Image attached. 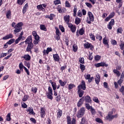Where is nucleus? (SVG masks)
I'll list each match as a JSON object with an SVG mask.
<instances>
[{
    "label": "nucleus",
    "mask_w": 124,
    "mask_h": 124,
    "mask_svg": "<svg viewBox=\"0 0 124 124\" xmlns=\"http://www.w3.org/2000/svg\"><path fill=\"white\" fill-rule=\"evenodd\" d=\"M24 26V23L22 22H18L15 27V30H14L15 33L20 32L22 31V27Z\"/></svg>",
    "instance_id": "nucleus-1"
},
{
    "label": "nucleus",
    "mask_w": 124,
    "mask_h": 124,
    "mask_svg": "<svg viewBox=\"0 0 124 124\" xmlns=\"http://www.w3.org/2000/svg\"><path fill=\"white\" fill-rule=\"evenodd\" d=\"M87 14L89 18H87L86 22L87 24H92V22H94V16L91 12H88Z\"/></svg>",
    "instance_id": "nucleus-2"
},
{
    "label": "nucleus",
    "mask_w": 124,
    "mask_h": 124,
    "mask_svg": "<svg viewBox=\"0 0 124 124\" xmlns=\"http://www.w3.org/2000/svg\"><path fill=\"white\" fill-rule=\"evenodd\" d=\"M46 94L48 99L53 100V89L51 86H48V92H46Z\"/></svg>",
    "instance_id": "nucleus-3"
},
{
    "label": "nucleus",
    "mask_w": 124,
    "mask_h": 124,
    "mask_svg": "<svg viewBox=\"0 0 124 124\" xmlns=\"http://www.w3.org/2000/svg\"><path fill=\"white\" fill-rule=\"evenodd\" d=\"M85 112H86V109L85 108L82 107L78 111L77 117V118H82L84 115H85Z\"/></svg>",
    "instance_id": "nucleus-4"
},
{
    "label": "nucleus",
    "mask_w": 124,
    "mask_h": 124,
    "mask_svg": "<svg viewBox=\"0 0 124 124\" xmlns=\"http://www.w3.org/2000/svg\"><path fill=\"white\" fill-rule=\"evenodd\" d=\"M87 87L86 86V82L85 80H82L80 84L78 86V90H82V91H86Z\"/></svg>",
    "instance_id": "nucleus-5"
},
{
    "label": "nucleus",
    "mask_w": 124,
    "mask_h": 124,
    "mask_svg": "<svg viewBox=\"0 0 124 124\" xmlns=\"http://www.w3.org/2000/svg\"><path fill=\"white\" fill-rule=\"evenodd\" d=\"M55 30H56L55 33H56V37L55 39L58 41L61 39V35H62V33L60 31V30L58 27H55Z\"/></svg>",
    "instance_id": "nucleus-6"
},
{
    "label": "nucleus",
    "mask_w": 124,
    "mask_h": 124,
    "mask_svg": "<svg viewBox=\"0 0 124 124\" xmlns=\"http://www.w3.org/2000/svg\"><path fill=\"white\" fill-rule=\"evenodd\" d=\"M27 47L26 48V52H30V54H32V49H33V43L31 42L30 43L27 44Z\"/></svg>",
    "instance_id": "nucleus-7"
},
{
    "label": "nucleus",
    "mask_w": 124,
    "mask_h": 124,
    "mask_svg": "<svg viewBox=\"0 0 124 124\" xmlns=\"http://www.w3.org/2000/svg\"><path fill=\"white\" fill-rule=\"evenodd\" d=\"M84 48L86 49L90 48L91 51H93V49H94V46H93V45L89 42H86L84 44Z\"/></svg>",
    "instance_id": "nucleus-8"
},
{
    "label": "nucleus",
    "mask_w": 124,
    "mask_h": 124,
    "mask_svg": "<svg viewBox=\"0 0 124 124\" xmlns=\"http://www.w3.org/2000/svg\"><path fill=\"white\" fill-rule=\"evenodd\" d=\"M57 11L59 13H61V14H63L66 11V8L64 7H62V5H59L57 7Z\"/></svg>",
    "instance_id": "nucleus-9"
},
{
    "label": "nucleus",
    "mask_w": 124,
    "mask_h": 124,
    "mask_svg": "<svg viewBox=\"0 0 124 124\" xmlns=\"http://www.w3.org/2000/svg\"><path fill=\"white\" fill-rule=\"evenodd\" d=\"M68 27L69 28L71 31H72L73 33H74V32L76 31V25H73L72 23H70L68 24Z\"/></svg>",
    "instance_id": "nucleus-10"
},
{
    "label": "nucleus",
    "mask_w": 124,
    "mask_h": 124,
    "mask_svg": "<svg viewBox=\"0 0 124 124\" xmlns=\"http://www.w3.org/2000/svg\"><path fill=\"white\" fill-rule=\"evenodd\" d=\"M82 98H83V101H85L86 103H92L93 102L92 98L89 95L83 96Z\"/></svg>",
    "instance_id": "nucleus-11"
},
{
    "label": "nucleus",
    "mask_w": 124,
    "mask_h": 124,
    "mask_svg": "<svg viewBox=\"0 0 124 124\" xmlns=\"http://www.w3.org/2000/svg\"><path fill=\"white\" fill-rule=\"evenodd\" d=\"M85 34V30H84V29L82 28L79 30V31H77L76 32V36L77 37H79L80 35H83V34Z\"/></svg>",
    "instance_id": "nucleus-12"
},
{
    "label": "nucleus",
    "mask_w": 124,
    "mask_h": 124,
    "mask_svg": "<svg viewBox=\"0 0 124 124\" xmlns=\"http://www.w3.org/2000/svg\"><path fill=\"white\" fill-rule=\"evenodd\" d=\"M115 16V12H112V13H110L109 16L106 17V18L105 19V22H108V21L112 19V18H114V16Z\"/></svg>",
    "instance_id": "nucleus-13"
},
{
    "label": "nucleus",
    "mask_w": 124,
    "mask_h": 124,
    "mask_svg": "<svg viewBox=\"0 0 124 124\" xmlns=\"http://www.w3.org/2000/svg\"><path fill=\"white\" fill-rule=\"evenodd\" d=\"M84 78H85L86 80H88L89 83H92L93 80L94 78L92 77L91 78V75L90 74L85 75Z\"/></svg>",
    "instance_id": "nucleus-14"
},
{
    "label": "nucleus",
    "mask_w": 124,
    "mask_h": 124,
    "mask_svg": "<svg viewBox=\"0 0 124 124\" xmlns=\"http://www.w3.org/2000/svg\"><path fill=\"white\" fill-rule=\"evenodd\" d=\"M53 58L54 62H60V60H61V58H60V56L59 54H58V53L53 54Z\"/></svg>",
    "instance_id": "nucleus-15"
},
{
    "label": "nucleus",
    "mask_w": 124,
    "mask_h": 124,
    "mask_svg": "<svg viewBox=\"0 0 124 124\" xmlns=\"http://www.w3.org/2000/svg\"><path fill=\"white\" fill-rule=\"evenodd\" d=\"M113 115V111H109L108 115L106 117V120H107V121H112V116Z\"/></svg>",
    "instance_id": "nucleus-16"
},
{
    "label": "nucleus",
    "mask_w": 124,
    "mask_h": 124,
    "mask_svg": "<svg viewBox=\"0 0 124 124\" xmlns=\"http://www.w3.org/2000/svg\"><path fill=\"white\" fill-rule=\"evenodd\" d=\"M31 42H32V36L30 35L25 41V43L27 45V44H29V43H31Z\"/></svg>",
    "instance_id": "nucleus-17"
},
{
    "label": "nucleus",
    "mask_w": 124,
    "mask_h": 124,
    "mask_svg": "<svg viewBox=\"0 0 124 124\" xmlns=\"http://www.w3.org/2000/svg\"><path fill=\"white\" fill-rule=\"evenodd\" d=\"M46 111V109L44 108H41L40 109V115H41V118H45V115H46V113H45V111Z\"/></svg>",
    "instance_id": "nucleus-18"
},
{
    "label": "nucleus",
    "mask_w": 124,
    "mask_h": 124,
    "mask_svg": "<svg viewBox=\"0 0 124 124\" xmlns=\"http://www.w3.org/2000/svg\"><path fill=\"white\" fill-rule=\"evenodd\" d=\"M14 36L12 34H9L2 37L3 40H7V39H10L13 38Z\"/></svg>",
    "instance_id": "nucleus-19"
},
{
    "label": "nucleus",
    "mask_w": 124,
    "mask_h": 124,
    "mask_svg": "<svg viewBox=\"0 0 124 124\" xmlns=\"http://www.w3.org/2000/svg\"><path fill=\"white\" fill-rule=\"evenodd\" d=\"M63 18L64 22H65L67 25H68V24H71L69 23V21L70 20V16L69 15L64 16Z\"/></svg>",
    "instance_id": "nucleus-20"
},
{
    "label": "nucleus",
    "mask_w": 124,
    "mask_h": 124,
    "mask_svg": "<svg viewBox=\"0 0 124 124\" xmlns=\"http://www.w3.org/2000/svg\"><path fill=\"white\" fill-rule=\"evenodd\" d=\"M27 112H29L30 115H35V113L33 111V108H32V107H29L27 110Z\"/></svg>",
    "instance_id": "nucleus-21"
},
{
    "label": "nucleus",
    "mask_w": 124,
    "mask_h": 124,
    "mask_svg": "<svg viewBox=\"0 0 124 124\" xmlns=\"http://www.w3.org/2000/svg\"><path fill=\"white\" fill-rule=\"evenodd\" d=\"M57 112V119H61L62 116V110L59 109Z\"/></svg>",
    "instance_id": "nucleus-22"
},
{
    "label": "nucleus",
    "mask_w": 124,
    "mask_h": 124,
    "mask_svg": "<svg viewBox=\"0 0 124 124\" xmlns=\"http://www.w3.org/2000/svg\"><path fill=\"white\" fill-rule=\"evenodd\" d=\"M56 17V15H54L53 14H50V15H46L45 16V18L47 19H49V20H54V18Z\"/></svg>",
    "instance_id": "nucleus-23"
},
{
    "label": "nucleus",
    "mask_w": 124,
    "mask_h": 124,
    "mask_svg": "<svg viewBox=\"0 0 124 124\" xmlns=\"http://www.w3.org/2000/svg\"><path fill=\"white\" fill-rule=\"evenodd\" d=\"M84 93H85V92L84 90H82L81 89H78V94L79 97H83V95H84Z\"/></svg>",
    "instance_id": "nucleus-24"
},
{
    "label": "nucleus",
    "mask_w": 124,
    "mask_h": 124,
    "mask_svg": "<svg viewBox=\"0 0 124 124\" xmlns=\"http://www.w3.org/2000/svg\"><path fill=\"white\" fill-rule=\"evenodd\" d=\"M103 43L104 45H106L108 48H109V41L107 40V38L105 37L103 40Z\"/></svg>",
    "instance_id": "nucleus-25"
},
{
    "label": "nucleus",
    "mask_w": 124,
    "mask_h": 124,
    "mask_svg": "<svg viewBox=\"0 0 124 124\" xmlns=\"http://www.w3.org/2000/svg\"><path fill=\"white\" fill-rule=\"evenodd\" d=\"M83 103H84V98L81 97L77 103L78 107H81L83 105Z\"/></svg>",
    "instance_id": "nucleus-26"
},
{
    "label": "nucleus",
    "mask_w": 124,
    "mask_h": 124,
    "mask_svg": "<svg viewBox=\"0 0 124 124\" xmlns=\"http://www.w3.org/2000/svg\"><path fill=\"white\" fill-rule=\"evenodd\" d=\"M23 59H24L25 61H31V56L29 54H25L23 57Z\"/></svg>",
    "instance_id": "nucleus-27"
},
{
    "label": "nucleus",
    "mask_w": 124,
    "mask_h": 124,
    "mask_svg": "<svg viewBox=\"0 0 124 124\" xmlns=\"http://www.w3.org/2000/svg\"><path fill=\"white\" fill-rule=\"evenodd\" d=\"M95 81L97 85H98L99 84V82H100V76L99 75H96L95 78Z\"/></svg>",
    "instance_id": "nucleus-28"
},
{
    "label": "nucleus",
    "mask_w": 124,
    "mask_h": 124,
    "mask_svg": "<svg viewBox=\"0 0 124 124\" xmlns=\"http://www.w3.org/2000/svg\"><path fill=\"white\" fill-rule=\"evenodd\" d=\"M37 8L38 9L39 11H45V8H43L42 5L40 4L37 6Z\"/></svg>",
    "instance_id": "nucleus-29"
},
{
    "label": "nucleus",
    "mask_w": 124,
    "mask_h": 124,
    "mask_svg": "<svg viewBox=\"0 0 124 124\" xmlns=\"http://www.w3.org/2000/svg\"><path fill=\"white\" fill-rule=\"evenodd\" d=\"M116 2L119 3L118 8H121L123 6V0H116Z\"/></svg>",
    "instance_id": "nucleus-30"
},
{
    "label": "nucleus",
    "mask_w": 124,
    "mask_h": 124,
    "mask_svg": "<svg viewBox=\"0 0 124 124\" xmlns=\"http://www.w3.org/2000/svg\"><path fill=\"white\" fill-rule=\"evenodd\" d=\"M81 23V18L77 17L75 18V23L76 25H79Z\"/></svg>",
    "instance_id": "nucleus-31"
},
{
    "label": "nucleus",
    "mask_w": 124,
    "mask_h": 124,
    "mask_svg": "<svg viewBox=\"0 0 124 124\" xmlns=\"http://www.w3.org/2000/svg\"><path fill=\"white\" fill-rule=\"evenodd\" d=\"M77 14V6L76 5L74 6L73 9V16L74 17H76V15Z\"/></svg>",
    "instance_id": "nucleus-32"
},
{
    "label": "nucleus",
    "mask_w": 124,
    "mask_h": 124,
    "mask_svg": "<svg viewBox=\"0 0 124 124\" xmlns=\"http://www.w3.org/2000/svg\"><path fill=\"white\" fill-rule=\"evenodd\" d=\"M113 72L114 73V74H116L118 77H120V76H121V73L120 72V71H118L117 69H114L113 70Z\"/></svg>",
    "instance_id": "nucleus-33"
},
{
    "label": "nucleus",
    "mask_w": 124,
    "mask_h": 124,
    "mask_svg": "<svg viewBox=\"0 0 124 124\" xmlns=\"http://www.w3.org/2000/svg\"><path fill=\"white\" fill-rule=\"evenodd\" d=\"M25 1H26V0H17L16 3L19 5H23L25 3Z\"/></svg>",
    "instance_id": "nucleus-34"
},
{
    "label": "nucleus",
    "mask_w": 124,
    "mask_h": 124,
    "mask_svg": "<svg viewBox=\"0 0 124 124\" xmlns=\"http://www.w3.org/2000/svg\"><path fill=\"white\" fill-rule=\"evenodd\" d=\"M87 123V119L86 117H83L82 118L80 124H85Z\"/></svg>",
    "instance_id": "nucleus-35"
},
{
    "label": "nucleus",
    "mask_w": 124,
    "mask_h": 124,
    "mask_svg": "<svg viewBox=\"0 0 124 124\" xmlns=\"http://www.w3.org/2000/svg\"><path fill=\"white\" fill-rule=\"evenodd\" d=\"M40 30L44 31H47V28L45 27V25L41 24L40 26Z\"/></svg>",
    "instance_id": "nucleus-36"
},
{
    "label": "nucleus",
    "mask_w": 124,
    "mask_h": 124,
    "mask_svg": "<svg viewBox=\"0 0 124 124\" xmlns=\"http://www.w3.org/2000/svg\"><path fill=\"white\" fill-rule=\"evenodd\" d=\"M90 112H91L92 115H93V116H95V114H96V111H95L94 108H93V107H91Z\"/></svg>",
    "instance_id": "nucleus-37"
},
{
    "label": "nucleus",
    "mask_w": 124,
    "mask_h": 124,
    "mask_svg": "<svg viewBox=\"0 0 124 124\" xmlns=\"http://www.w3.org/2000/svg\"><path fill=\"white\" fill-rule=\"evenodd\" d=\"M80 69L82 72H83L84 70H86V66L82 64H80Z\"/></svg>",
    "instance_id": "nucleus-38"
},
{
    "label": "nucleus",
    "mask_w": 124,
    "mask_h": 124,
    "mask_svg": "<svg viewBox=\"0 0 124 124\" xmlns=\"http://www.w3.org/2000/svg\"><path fill=\"white\" fill-rule=\"evenodd\" d=\"M6 16L7 19H10V17H11V11H8V12L6 13Z\"/></svg>",
    "instance_id": "nucleus-39"
},
{
    "label": "nucleus",
    "mask_w": 124,
    "mask_h": 124,
    "mask_svg": "<svg viewBox=\"0 0 124 124\" xmlns=\"http://www.w3.org/2000/svg\"><path fill=\"white\" fill-rule=\"evenodd\" d=\"M14 42H15V39L12 38L7 42V44H8V45H11V44L14 43Z\"/></svg>",
    "instance_id": "nucleus-40"
},
{
    "label": "nucleus",
    "mask_w": 124,
    "mask_h": 124,
    "mask_svg": "<svg viewBox=\"0 0 124 124\" xmlns=\"http://www.w3.org/2000/svg\"><path fill=\"white\" fill-rule=\"evenodd\" d=\"M123 28L122 27H119L117 29V34H119V33H123Z\"/></svg>",
    "instance_id": "nucleus-41"
},
{
    "label": "nucleus",
    "mask_w": 124,
    "mask_h": 124,
    "mask_svg": "<svg viewBox=\"0 0 124 124\" xmlns=\"http://www.w3.org/2000/svg\"><path fill=\"white\" fill-rule=\"evenodd\" d=\"M11 113H8V114L6 116V121H7V122H10V121H11Z\"/></svg>",
    "instance_id": "nucleus-42"
},
{
    "label": "nucleus",
    "mask_w": 124,
    "mask_h": 124,
    "mask_svg": "<svg viewBox=\"0 0 124 124\" xmlns=\"http://www.w3.org/2000/svg\"><path fill=\"white\" fill-rule=\"evenodd\" d=\"M73 49L74 52H77V51H78V46H77V45L74 44L73 46Z\"/></svg>",
    "instance_id": "nucleus-43"
},
{
    "label": "nucleus",
    "mask_w": 124,
    "mask_h": 124,
    "mask_svg": "<svg viewBox=\"0 0 124 124\" xmlns=\"http://www.w3.org/2000/svg\"><path fill=\"white\" fill-rule=\"evenodd\" d=\"M51 86L53 91H56V90H57V83L56 82H54V83H52Z\"/></svg>",
    "instance_id": "nucleus-44"
},
{
    "label": "nucleus",
    "mask_w": 124,
    "mask_h": 124,
    "mask_svg": "<svg viewBox=\"0 0 124 124\" xmlns=\"http://www.w3.org/2000/svg\"><path fill=\"white\" fill-rule=\"evenodd\" d=\"M89 35L92 40H93V41H95V36H94V35L93 34V33H90Z\"/></svg>",
    "instance_id": "nucleus-45"
},
{
    "label": "nucleus",
    "mask_w": 124,
    "mask_h": 124,
    "mask_svg": "<svg viewBox=\"0 0 124 124\" xmlns=\"http://www.w3.org/2000/svg\"><path fill=\"white\" fill-rule=\"evenodd\" d=\"M85 106L87 110L91 109L92 107H93L92 106H90V104H89V103H86Z\"/></svg>",
    "instance_id": "nucleus-46"
},
{
    "label": "nucleus",
    "mask_w": 124,
    "mask_h": 124,
    "mask_svg": "<svg viewBox=\"0 0 124 124\" xmlns=\"http://www.w3.org/2000/svg\"><path fill=\"white\" fill-rule=\"evenodd\" d=\"M66 119H67V124H71V118H70V116H67Z\"/></svg>",
    "instance_id": "nucleus-47"
},
{
    "label": "nucleus",
    "mask_w": 124,
    "mask_h": 124,
    "mask_svg": "<svg viewBox=\"0 0 124 124\" xmlns=\"http://www.w3.org/2000/svg\"><path fill=\"white\" fill-rule=\"evenodd\" d=\"M75 85L74 84H70L68 85V90L69 91H70V90H72V89H73V88H75Z\"/></svg>",
    "instance_id": "nucleus-48"
},
{
    "label": "nucleus",
    "mask_w": 124,
    "mask_h": 124,
    "mask_svg": "<svg viewBox=\"0 0 124 124\" xmlns=\"http://www.w3.org/2000/svg\"><path fill=\"white\" fill-rule=\"evenodd\" d=\"M95 37L96 39H98L99 41H101V40H102V36H101L100 34H96Z\"/></svg>",
    "instance_id": "nucleus-49"
},
{
    "label": "nucleus",
    "mask_w": 124,
    "mask_h": 124,
    "mask_svg": "<svg viewBox=\"0 0 124 124\" xmlns=\"http://www.w3.org/2000/svg\"><path fill=\"white\" fill-rule=\"evenodd\" d=\"M95 122L97 123H98L99 124H103V121H102V120L99 118H97L95 119Z\"/></svg>",
    "instance_id": "nucleus-50"
},
{
    "label": "nucleus",
    "mask_w": 124,
    "mask_h": 124,
    "mask_svg": "<svg viewBox=\"0 0 124 124\" xmlns=\"http://www.w3.org/2000/svg\"><path fill=\"white\" fill-rule=\"evenodd\" d=\"M29 96L27 95H25L23 98H22V101L25 102L27 101L28 99H29Z\"/></svg>",
    "instance_id": "nucleus-51"
},
{
    "label": "nucleus",
    "mask_w": 124,
    "mask_h": 124,
    "mask_svg": "<svg viewBox=\"0 0 124 124\" xmlns=\"http://www.w3.org/2000/svg\"><path fill=\"white\" fill-rule=\"evenodd\" d=\"M53 3H54L55 5H58V4H61L62 3L61 2V0H56L53 1Z\"/></svg>",
    "instance_id": "nucleus-52"
},
{
    "label": "nucleus",
    "mask_w": 124,
    "mask_h": 124,
    "mask_svg": "<svg viewBox=\"0 0 124 124\" xmlns=\"http://www.w3.org/2000/svg\"><path fill=\"white\" fill-rule=\"evenodd\" d=\"M119 92L121 93L123 95H124V86H122L119 89Z\"/></svg>",
    "instance_id": "nucleus-53"
},
{
    "label": "nucleus",
    "mask_w": 124,
    "mask_h": 124,
    "mask_svg": "<svg viewBox=\"0 0 124 124\" xmlns=\"http://www.w3.org/2000/svg\"><path fill=\"white\" fill-rule=\"evenodd\" d=\"M65 7H71V5H70V3L68 0H66L65 2Z\"/></svg>",
    "instance_id": "nucleus-54"
},
{
    "label": "nucleus",
    "mask_w": 124,
    "mask_h": 124,
    "mask_svg": "<svg viewBox=\"0 0 124 124\" xmlns=\"http://www.w3.org/2000/svg\"><path fill=\"white\" fill-rule=\"evenodd\" d=\"M24 63H26L25 65L27 66V67H28L29 69L31 68V63L30 62H27V61H24Z\"/></svg>",
    "instance_id": "nucleus-55"
},
{
    "label": "nucleus",
    "mask_w": 124,
    "mask_h": 124,
    "mask_svg": "<svg viewBox=\"0 0 124 124\" xmlns=\"http://www.w3.org/2000/svg\"><path fill=\"white\" fill-rule=\"evenodd\" d=\"M59 29L60 31H61L62 32H64V27L62 25H59Z\"/></svg>",
    "instance_id": "nucleus-56"
},
{
    "label": "nucleus",
    "mask_w": 124,
    "mask_h": 124,
    "mask_svg": "<svg viewBox=\"0 0 124 124\" xmlns=\"http://www.w3.org/2000/svg\"><path fill=\"white\" fill-rule=\"evenodd\" d=\"M93 100L94 102H96V103H99V100H98V98L97 97H94Z\"/></svg>",
    "instance_id": "nucleus-57"
},
{
    "label": "nucleus",
    "mask_w": 124,
    "mask_h": 124,
    "mask_svg": "<svg viewBox=\"0 0 124 124\" xmlns=\"http://www.w3.org/2000/svg\"><path fill=\"white\" fill-rule=\"evenodd\" d=\"M79 62L80 63H82V64H84V63H85V60L84 59V58H80L79 59Z\"/></svg>",
    "instance_id": "nucleus-58"
},
{
    "label": "nucleus",
    "mask_w": 124,
    "mask_h": 124,
    "mask_svg": "<svg viewBox=\"0 0 124 124\" xmlns=\"http://www.w3.org/2000/svg\"><path fill=\"white\" fill-rule=\"evenodd\" d=\"M111 43L114 46H115V45H117V41H116V40L114 39H112L111 40Z\"/></svg>",
    "instance_id": "nucleus-59"
},
{
    "label": "nucleus",
    "mask_w": 124,
    "mask_h": 124,
    "mask_svg": "<svg viewBox=\"0 0 124 124\" xmlns=\"http://www.w3.org/2000/svg\"><path fill=\"white\" fill-rule=\"evenodd\" d=\"M56 101H57V102H59V101H61V94H59L55 98Z\"/></svg>",
    "instance_id": "nucleus-60"
},
{
    "label": "nucleus",
    "mask_w": 124,
    "mask_h": 124,
    "mask_svg": "<svg viewBox=\"0 0 124 124\" xmlns=\"http://www.w3.org/2000/svg\"><path fill=\"white\" fill-rule=\"evenodd\" d=\"M100 64H101V66L104 67L105 66L106 67H108V64L105 63V62H100Z\"/></svg>",
    "instance_id": "nucleus-61"
},
{
    "label": "nucleus",
    "mask_w": 124,
    "mask_h": 124,
    "mask_svg": "<svg viewBox=\"0 0 124 124\" xmlns=\"http://www.w3.org/2000/svg\"><path fill=\"white\" fill-rule=\"evenodd\" d=\"M123 82H124V80L120 78L119 80H118L117 83H118V85L121 86H122Z\"/></svg>",
    "instance_id": "nucleus-62"
},
{
    "label": "nucleus",
    "mask_w": 124,
    "mask_h": 124,
    "mask_svg": "<svg viewBox=\"0 0 124 124\" xmlns=\"http://www.w3.org/2000/svg\"><path fill=\"white\" fill-rule=\"evenodd\" d=\"M101 58V56H100L99 55H96L94 57L95 61H99V60H100Z\"/></svg>",
    "instance_id": "nucleus-63"
},
{
    "label": "nucleus",
    "mask_w": 124,
    "mask_h": 124,
    "mask_svg": "<svg viewBox=\"0 0 124 124\" xmlns=\"http://www.w3.org/2000/svg\"><path fill=\"white\" fill-rule=\"evenodd\" d=\"M121 50H124V42H122L120 45Z\"/></svg>",
    "instance_id": "nucleus-64"
}]
</instances>
